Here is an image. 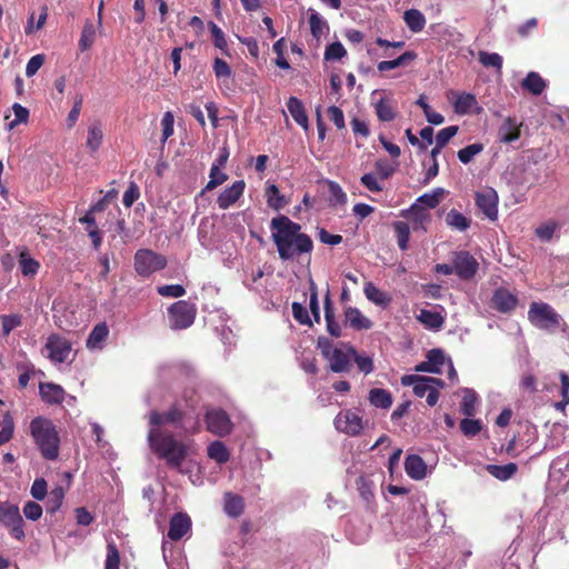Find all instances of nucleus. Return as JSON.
<instances>
[{"label": "nucleus", "instance_id": "1", "mask_svg": "<svg viewBox=\"0 0 569 569\" xmlns=\"http://www.w3.org/2000/svg\"><path fill=\"white\" fill-rule=\"evenodd\" d=\"M184 418V411L177 405L171 406L167 411L152 410L149 413L148 442L159 458L164 459L171 468H180L187 457V446L178 441L171 432L163 431L161 426L171 425L180 427Z\"/></svg>", "mask_w": 569, "mask_h": 569}, {"label": "nucleus", "instance_id": "2", "mask_svg": "<svg viewBox=\"0 0 569 569\" xmlns=\"http://www.w3.org/2000/svg\"><path fill=\"white\" fill-rule=\"evenodd\" d=\"M271 238L282 261L311 258L313 241L302 232V227L287 216L280 214L270 222Z\"/></svg>", "mask_w": 569, "mask_h": 569}, {"label": "nucleus", "instance_id": "3", "mask_svg": "<svg viewBox=\"0 0 569 569\" xmlns=\"http://www.w3.org/2000/svg\"><path fill=\"white\" fill-rule=\"evenodd\" d=\"M30 433L41 456L46 460L59 457L60 437L53 422L43 417H36L30 422Z\"/></svg>", "mask_w": 569, "mask_h": 569}, {"label": "nucleus", "instance_id": "4", "mask_svg": "<svg viewBox=\"0 0 569 569\" xmlns=\"http://www.w3.org/2000/svg\"><path fill=\"white\" fill-rule=\"evenodd\" d=\"M528 319L532 326L545 331H555L561 323L566 326L556 310L546 302H532L528 310Z\"/></svg>", "mask_w": 569, "mask_h": 569}, {"label": "nucleus", "instance_id": "5", "mask_svg": "<svg viewBox=\"0 0 569 569\" xmlns=\"http://www.w3.org/2000/svg\"><path fill=\"white\" fill-rule=\"evenodd\" d=\"M197 316V307L187 300H179L168 309L170 328L182 330L191 327Z\"/></svg>", "mask_w": 569, "mask_h": 569}, {"label": "nucleus", "instance_id": "6", "mask_svg": "<svg viewBox=\"0 0 569 569\" xmlns=\"http://www.w3.org/2000/svg\"><path fill=\"white\" fill-rule=\"evenodd\" d=\"M166 266V256L151 249H139L134 253V269L141 277H149L152 273L164 269Z\"/></svg>", "mask_w": 569, "mask_h": 569}, {"label": "nucleus", "instance_id": "7", "mask_svg": "<svg viewBox=\"0 0 569 569\" xmlns=\"http://www.w3.org/2000/svg\"><path fill=\"white\" fill-rule=\"evenodd\" d=\"M0 523L10 529V535L14 539L22 540L24 538V521L18 506L0 501Z\"/></svg>", "mask_w": 569, "mask_h": 569}, {"label": "nucleus", "instance_id": "8", "mask_svg": "<svg viewBox=\"0 0 569 569\" xmlns=\"http://www.w3.org/2000/svg\"><path fill=\"white\" fill-rule=\"evenodd\" d=\"M452 263L455 274L461 280H471L478 272L479 262L466 250L455 251L452 253Z\"/></svg>", "mask_w": 569, "mask_h": 569}, {"label": "nucleus", "instance_id": "9", "mask_svg": "<svg viewBox=\"0 0 569 569\" xmlns=\"http://www.w3.org/2000/svg\"><path fill=\"white\" fill-rule=\"evenodd\" d=\"M207 430L218 437L231 433L233 423L229 415L222 409H210L204 415Z\"/></svg>", "mask_w": 569, "mask_h": 569}, {"label": "nucleus", "instance_id": "10", "mask_svg": "<svg viewBox=\"0 0 569 569\" xmlns=\"http://www.w3.org/2000/svg\"><path fill=\"white\" fill-rule=\"evenodd\" d=\"M350 345H345L343 348H335L330 351L329 357L326 358L329 362V370L335 373L349 372L352 367V355L348 350Z\"/></svg>", "mask_w": 569, "mask_h": 569}, {"label": "nucleus", "instance_id": "11", "mask_svg": "<svg viewBox=\"0 0 569 569\" xmlns=\"http://www.w3.org/2000/svg\"><path fill=\"white\" fill-rule=\"evenodd\" d=\"M335 427L349 436H358L363 428L361 417L352 410L338 413L335 418Z\"/></svg>", "mask_w": 569, "mask_h": 569}, {"label": "nucleus", "instance_id": "12", "mask_svg": "<svg viewBox=\"0 0 569 569\" xmlns=\"http://www.w3.org/2000/svg\"><path fill=\"white\" fill-rule=\"evenodd\" d=\"M46 349L48 350V357L54 362H64L70 352H71V343L59 335H50Z\"/></svg>", "mask_w": 569, "mask_h": 569}, {"label": "nucleus", "instance_id": "13", "mask_svg": "<svg viewBox=\"0 0 569 569\" xmlns=\"http://www.w3.org/2000/svg\"><path fill=\"white\" fill-rule=\"evenodd\" d=\"M476 206L490 220L498 218V194L489 188L485 191L476 193Z\"/></svg>", "mask_w": 569, "mask_h": 569}, {"label": "nucleus", "instance_id": "14", "mask_svg": "<svg viewBox=\"0 0 569 569\" xmlns=\"http://www.w3.org/2000/svg\"><path fill=\"white\" fill-rule=\"evenodd\" d=\"M517 305V296L511 293L508 289L500 287L493 291L491 306L495 310L501 313H509L516 309Z\"/></svg>", "mask_w": 569, "mask_h": 569}, {"label": "nucleus", "instance_id": "15", "mask_svg": "<svg viewBox=\"0 0 569 569\" xmlns=\"http://www.w3.org/2000/svg\"><path fill=\"white\" fill-rule=\"evenodd\" d=\"M452 96L453 109L457 114H468L471 112L479 113L481 107L478 106V101L472 93L467 92H450Z\"/></svg>", "mask_w": 569, "mask_h": 569}, {"label": "nucleus", "instance_id": "16", "mask_svg": "<svg viewBox=\"0 0 569 569\" xmlns=\"http://www.w3.org/2000/svg\"><path fill=\"white\" fill-rule=\"evenodd\" d=\"M244 188L246 182L243 180L234 181L218 196V207L226 210L233 206L242 197Z\"/></svg>", "mask_w": 569, "mask_h": 569}, {"label": "nucleus", "instance_id": "17", "mask_svg": "<svg viewBox=\"0 0 569 569\" xmlns=\"http://www.w3.org/2000/svg\"><path fill=\"white\" fill-rule=\"evenodd\" d=\"M191 528V519L188 515L178 512L172 516L169 522L168 538L172 541H178Z\"/></svg>", "mask_w": 569, "mask_h": 569}, {"label": "nucleus", "instance_id": "18", "mask_svg": "<svg viewBox=\"0 0 569 569\" xmlns=\"http://www.w3.org/2000/svg\"><path fill=\"white\" fill-rule=\"evenodd\" d=\"M402 217L412 222L413 230H426V226L431 220L429 211L419 203H413L408 210L403 211Z\"/></svg>", "mask_w": 569, "mask_h": 569}, {"label": "nucleus", "instance_id": "19", "mask_svg": "<svg viewBox=\"0 0 569 569\" xmlns=\"http://www.w3.org/2000/svg\"><path fill=\"white\" fill-rule=\"evenodd\" d=\"M405 470L413 480H422L427 476V465L418 455H409L405 460Z\"/></svg>", "mask_w": 569, "mask_h": 569}, {"label": "nucleus", "instance_id": "20", "mask_svg": "<svg viewBox=\"0 0 569 569\" xmlns=\"http://www.w3.org/2000/svg\"><path fill=\"white\" fill-rule=\"evenodd\" d=\"M39 392L41 399L49 405H59L64 400V390L61 386L46 382L40 383Z\"/></svg>", "mask_w": 569, "mask_h": 569}, {"label": "nucleus", "instance_id": "21", "mask_svg": "<svg viewBox=\"0 0 569 569\" xmlns=\"http://www.w3.org/2000/svg\"><path fill=\"white\" fill-rule=\"evenodd\" d=\"M500 142L511 143L520 138V124L515 119L508 117L498 129Z\"/></svg>", "mask_w": 569, "mask_h": 569}, {"label": "nucleus", "instance_id": "22", "mask_svg": "<svg viewBox=\"0 0 569 569\" xmlns=\"http://www.w3.org/2000/svg\"><path fill=\"white\" fill-rule=\"evenodd\" d=\"M223 510L231 518H238L243 513V498L237 493L226 492L223 496Z\"/></svg>", "mask_w": 569, "mask_h": 569}, {"label": "nucleus", "instance_id": "23", "mask_svg": "<svg viewBox=\"0 0 569 569\" xmlns=\"http://www.w3.org/2000/svg\"><path fill=\"white\" fill-rule=\"evenodd\" d=\"M345 317L355 330H368L372 327V321L365 317L358 308L348 307L345 310Z\"/></svg>", "mask_w": 569, "mask_h": 569}, {"label": "nucleus", "instance_id": "24", "mask_svg": "<svg viewBox=\"0 0 569 569\" xmlns=\"http://www.w3.org/2000/svg\"><path fill=\"white\" fill-rule=\"evenodd\" d=\"M323 308H325V319L327 323V330L332 337H340L341 336V328L339 322L335 319V312L332 307V301L330 298L329 290L326 293L325 300H323Z\"/></svg>", "mask_w": 569, "mask_h": 569}, {"label": "nucleus", "instance_id": "25", "mask_svg": "<svg viewBox=\"0 0 569 569\" xmlns=\"http://www.w3.org/2000/svg\"><path fill=\"white\" fill-rule=\"evenodd\" d=\"M287 108L293 120L303 129H308L309 121L302 101L297 97H290L287 102Z\"/></svg>", "mask_w": 569, "mask_h": 569}, {"label": "nucleus", "instance_id": "26", "mask_svg": "<svg viewBox=\"0 0 569 569\" xmlns=\"http://www.w3.org/2000/svg\"><path fill=\"white\" fill-rule=\"evenodd\" d=\"M107 339V322L102 321L98 323L93 330L90 332L86 346L89 350H102L103 349V342Z\"/></svg>", "mask_w": 569, "mask_h": 569}, {"label": "nucleus", "instance_id": "27", "mask_svg": "<svg viewBox=\"0 0 569 569\" xmlns=\"http://www.w3.org/2000/svg\"><path fill=\"white\" fill-rule=\"evenodd\" d=\"M522 88L533 96H540L547 88L546 80L536 71H530L521 82Z\"/></svg>", "mask_w": 569, "mask_h": 569}, {"label": "nucleus", "instance_id": "28", "mask_svg": "<svg viewBox=\"0 0 569 569\" xmlns=\"http://www.w3.org/2000/svg\"><path fill=\"white\" fill-rule=\"evenodd\" d=\"M363 292L366 298L376 306L386 308L391 302V297L387 292L377 288L372 282H367L365 284Z\"/></svg>", "mask_w": 569, "mask_h": 569}, {"label": "nucleus", "instance_id": "29", "mask_svg": "<svg viewBox=\"0 0 569 569\" xmlns=\"http://www.w3.org/2000/svg\"><path fill=\"white\" fill-rule=\"evenodd\" d=\"M212 70L216 78L221 82L222 86L230 89L232 81V70L231 67L221 58H216L213 60Z\"/></svg>", "mask_w": 569, "mask_h": 569}, {"label": "nucleus", "instance_id": "30", "mask_svg": "<svg viewBox=\"0 0 569 569\" xmlns=\"http://www.w3.org/2000/svg\"><path fill=\"white\" fill-rule=\"evenodd\" d=\"M419 322H421L427 329L439 330L445 323V318L436 311L421 309L417 316Z\"/></svg>", "mask_w": 569, "mask_h": 569}, {"label": "nucleus", "instance_id": "31", "mask_svg": "<svg viewBox=\"0 0 569 569\" xmlns=\"http://www.w3.org/2000/svg\"><path fill=\"white\" fill-rule=\"evenodd\" d=\"M486 470L496 479L507 481L517 473L518 466L515 462H509L503 466L487 465Z\"/></svg>", "mask_w": 569, "mask_h": 569}, {"label": "nucleus", "instance_id": "32", "mask_svg": "<svg viewBox=\"0 0 569 569\" xmlns=\"http://www.w3.org/2000/svg\"><path fill=\"white\" fill-rule=\"evenodd\" d=\"M417 58V53L413 51H406L398 58L393 60H383L380 61L377 66V69L380 72L389 71L402 66H406L407 63L413 61Z\"/></svg>", "mask_w": 569, "mask_h": 569}, {"label": "nucleus", "instance_id": "33", "mask_svg": "<svg viewBox=\"0 0 569 569\" xmlns=\"http://www.w3.org/2000/svg\"><path fill=\"white\" fill-rule=\"evenodd\" d=\"M445 220H446V223L448 224V227H450L453 230H458V231H466L471 224V219L467 218L465 214L459 212L457 209H451L446 214Z\"/></svg>", "mask_w": 569, "mask_h": 569}, {"label": "nucleus", "instance_id": "34", "mask_svg": "<svg viewBox=\"0 0 569 569\" xmlns=\"http://www.w3.org/2000/svg\"><path fill=\"white\" fill-rule=\"evenodd\" d=\"M369 401L377 408L389 409L392 405V397L386 389L373 388L369 391Z\"/></svg>", "mask_w": 569, "mask_h": 569}, {"label": "nucleus", "instance_id": "35", "mask_svg": "<svg viewBox=\"0 0 569 569\" xmlns=\"http://www.w3.org/2000/svg\"><path fill=\"white\" fill-rule=\"evenodd\" d=\"M403 20L407 24V27L412 32H420L423 30L426 26V18L425 16L417 9H409L405 11Z\"/></svg>", "mask_w": 569, "mask_h": 569}, {"label": "nucleus", "instance_id": "36", "mask_svg": "<svg viewBox=\"0 0 569 569\" xmlns=\"http://www.w3.org/2000/svg\"><path fill=\"white\" fill-rule=\"evenodd\" d=\"M435 386L443 387L445 382H443L442 379H439V378H432V377H425V376H422L421 378H419L418 383H416V386H413V393L417 397L422 398V397L427 396L428 392Z\"/></svg>", "mask_w": 569, "mask_h": 569}, {"label": "nucleus", "instance_id": "37", "mask_svg": "<svg viewBox=\"0 0 569 569\" xmlns=\"http://www.w3.org/2000/svg\"><path fill=\"white\" fill-rule=\"evenodd\" d=\"M208 457L222 465L229 461L230 453L222 441L216 440L208 446Z\"/></svg>", "mask_w": 569, "mask_h": 569}, {"label": "nucleus", "instance_id": "38", "mask_svg": "<svg viewBox=\"0 0 569 569\" xmlns=\"http://www.w3.org/2000/svg\"><path fill=\"white\" fill-rule=\"evenodd\" d=\"M267 203L273 210H280L286 207L289 201L280 193L276 184H269L266 189Z\"/></svg>", "mask_w": 569, "mask_h": 569}, {"label": "nucleus", "instance_id": "39", "mask_svg": "<svg viewBox=\"0 0 569 569\" xmlns=\"http://www.w3.org/2000/svg\"><path fill=\"white\" fill-rule=\"evenodd\" d=\"M376 113L378 119L383 122L392 121L397 116L393 103L386 98L380 99L376 103Z\"/></svg>", "mask_w": 569, "mask_h": 569}, {"label": "nucleus", "instance_id": "40", "mask_svg": "<svg viewBox=\"0 0 569 569\" xmlns=\"http://www.w3.org/2000/svg\"><path fill=\"white\" fill-rule=\"evenodd\" d=\"M309 24L312 37L319 40L321 36L328 30L326 20L315 10L310 9Z\"/></svg>", "mask_w": 569, "mask_h": 569}, {"label": "nucleus", "instance_id": "41", "mask_svg": "<svg viewBox=\"0 0 569 569\" xmlns=\"http://www.w3.org/2000/svg\"><path fill=\"white\" fill-rule=\"evenodd\" d=\"M64 499V489L61 486L53 488L46 502V509L49 513H56L62 506Z\"/></svg>", "mask_w": 569, "mask_h": 569}, {"label": "nucleus", "instance_id": "42", "mask_svg": "<svg viewBox=\"0 0 569 569\" xmlns=\"http://www.w3.org/2000/svg\"><path fill=\"white\" fill-rule=\"evenodd\" d=\"M19 267L24 277H33L37 274L40 263L36 259L31 258L27 252H21Z\"/></svg>", "mask_w": 569, "mask_h": 569}, {"label": "nucleus", "instance_id": "43", "mask_svg": "<svg viewBox=\"0 0 569 569\" xmlns=\"http://www.w3.org/2000/svg\"><path fill=\"white\" fill-rule=\"evenodd\" d=\"M393 230L397 237V243L401 250L408 249V242L410 239V227L405 221L393 222Z\"/></svg>", "mask_w": 569, "mask_h": 569}, {"label": "nucleus", "instance_id": "44", "mask_svg": "<svg viewBox=\"0 0 569 569\" xmlns=\"http://www.w3.org/2000/svg\"><path fill=\"white\" fill-rule=\"evenodd\" d=\"M220 169L221 168H217V166H211L209 181L202 189L201 194H203L206 191L216 189L228 180V174L222 172Z\"/></svg>", "mask_w": 569, "mask_h": 569}, {"label": "nucleus", "instance_id": "45", "mask_svg": "<svg viewBox=\"0 0 569 569\" xmlns=\"http://www.w3.org/2000/svg\"><path fill=\"white\" fill-rule=\"evenodd\" d=\"M0 426V446H2L12 439L14 432V421L9 412L3 415Z\"/></svg>", "mask_w": 569, "mask_h": 569}, {"label": "nucleus", "instance_id": "46", "mask_svg": "<svg viewBox=\"0 0 569 569\" xmlns=\"http://www.w3.org/2000/svg\"><path fill=\"white\" fill-rule=\"evenodd\" d=\"M348 350L351 352L352 360L357 363L361 372H363L365 375H369L373 371L375 366L372 358L368 356L358 355L355 347H348Z\"/></svg>", "mask_w": 569, "mask_h": 569}, {"label": "nucleus", "instance_id": "47", "mask_svg": "<svg viewBox=\"0 0 569 569\" xmlns=\"http://www.w3.org/2000/svg\"><path fill=\"white\" fill-rule=\"evenodd\" d=\"M478 60L483 67H492L498 71L502 69V57L496 52L479 51Z\"/></svg>", "mask_w": 569, "mask_h": 569}, {"label": "nucleus", "instance_id": "48", "mask_svg": "<svg viewBox=\"0 0 569 569\" xmlns=\"http://www.w3.org/2000/svg\"><path fill=\"white\" fill-rule=\"evenodd\" d=\"M477 395L473 390H467L460 403V410L466 417H472L476 413Z\"/></svg>", "mask_w": 569, "mask_h": 569}, {"label": "nucleus", "instance_id": "49", "mask_svg": "<svg viewBox=\"0 0 569 569\" xmlns=\"http://www.w3.org/2000/svg\"><path fill=\"white\" fill-rule=\"evenodd\" d=\"M0 320L3 337H8L13 329L22 325L20 315H3L0 317Z\"/></svg>", "mask_w": 569, "mask_h": 569}, {"label": "nucleus", "instance_id": "50", "mask_svg": "<svg viewBox=\"0 0 569 569\" xmlns=\"http://www.w3.org/2000/svg\"><path fill=\"white\" fill-rule=\"evenodd\" d=\"M442 196L443 190L438 188L432 193H425L420 196L416 203L423 204L426 209H433L440 203Z\"/></svg>", "mask_w": 569, "mask_h": 569}, {"label": "nucleus", "instance_id": "51", "mask_svg": "<svg viewBox=\"0 0 569 569\" xmlns=\"http://www.w3.org/2000/svg\"><path fill=\"white\" fill-rule=\"evenodd\" d=\"M329 191H330V203L335 204H345L347 202V194L342 190L339 183L332 180L327 181Z\"/></svg>", "mask_w": 569, "mask_h": 569}, {"label": "nucleus", "instance_id": "52", "mask_svg": "<svg viewBox=\"0 0 569 569\" xmlns=\"http://www.w3.org/2000/svg\"><path fill=\"white\" fill-rule=\"evenodd\" d=\"M482 429V423L479 419L465 418L460 421L461 432L469 438L477 436Z\"/></svg>", "mask_w": 569, "mask_h": 569}, {"label": "nucleus", "instance_id": "53", "mask_svg": "<svg viewBox=\"0 0 569 569\" xmlns=\"http://www.w3.org/2000/svg\"><path fill=\"white\" fill-rule=\"evenodd\" d=\"M347 50L341 42L336 41L327 46L325 50V60L327 61H339L346 57Z\"/></svg>", "mask_w": 569, "mask_h": 569}, {"label": "nucleus", "instance_id": "54", "mask_svg": "<svg viewBox=\"0 0 569 569\" xmlns=\"http://www.w3.org/2000/svg\"><path fill=\"white\" fill-rule=\"evenodd\" d=\"M482 150V143H472L460 149L457 156L462 163L467 164L473 159L475 156L479 154Z\"/></svg>", "mask_w": 569, "mask_h": 569}, {"label": "nucleus", "instance_id": "55", "mask_svg": "<svg viewBox=\"0 0 569 569\" xmlns=\"http://www.w3.org/2000/svg\"><path fill=\"white\" fill-rule=\"evenodd\" d=\"M12 110L14 113V119L8 124L9 130H12L20 123H27L29 119V110L20 103H13Z\"/></svg>", "mask_w": 569, "mask_h": 569}, {"label": "nucleus", "instance_id": "56", "mask_svg": "<svg viewBox=\"0 0 569 569\" xmlns=\"http://www.w3.org/2000/svg\"><path fill=\"white\" fill-rule=\"evenodd\" d=\"M209 29L211 32V37H212L214 47H217L218 49H220L222 51H227L228 43H227L223 31L212 21L209 22Z\"/></svg>", "mask_w": 569, "mask_h": 569}, {"label": "nucleus", "instance_id": "57", "mask_svg": "<svg viewBox=\"0 0 569 569\" xmlns=\"http://www.w3.org/2000/svg\"><path fill=\"white\" fill-rule=\"evenodd\" d=\"M94 37H96L94 26L92 23H86V26L83 27L82 33H81V38L79 40L80 49L82 51L88 50L92 46V43L94 41Z\"/></svg>", "mask_w": 569, "mask_h": 569}, {"label": "nucleus", "instance_id": "58", "mask_svg": "<svg viewBox=\"0 0 569 569\" xmlns=\"http://www.w3.org/2000/svg\"><path fill=\"white\" fill-rule=\"evenodd\" d=\"M379 177L375 172L366 173L360 178L361 184L371 192H381L383 186L379 182Z\"/></svg>", "mask_w": 569, "mask_h": 569}, {"label": "nucleus", "instance_id": "59", "mask_svg": "<svg viewBox=\"0 0 569 569\" xmlns=\"http://www.w3.org/2000/svg\"><path fill=\"white\" fill-rule=\"evenodd\" d=\"M273 52L277 54L276 64L281 69H289L290 64L284 58L286 42L283 38H280L273 43Z\"/></svg>", "mask_w": 569, "mask_h": 569}, {"label": "nucleus", "instance_id": "60", "mask_svg": "<svg viewBox=\"0 0 569 569\" xmlns=\"http://www.w3.org/2000/svg\"><path fill=\"white\" fill-rule=\"evenodd\" d=\"M292 316L300 323L308 327L312 326V320L307 309L300 302H292Z\"/></svg>", "mask_w": 569, "mask_h": 569}, {"label": "nucleus", "instance_id": "61", "mask_svg": "<svg viewBox=\"0 0 569 569\" xmlns=\"http://www.w3.org/2000/svg\"><path fill=\"white\" fill-rule=\"evenodd\" d=\"M157 292L162 297L180 298L186 295V289L181 284H164L158 287Z\"/></svg>", "mask_w": 569, "mask_h": 569}, {"label": "nucleus", "instance_id": "62", "mask_svg": "<svg viewBox=\"0 0 569 569\" xmlns=\"http://www.w3.org/2000/svg\"><path fill=\"white\" fill-rule=\"evenodd\" d=\"M375 170L381 180H387L395 173L396 168L387 160L379 159L375 162Z\"/></svg>", "mask_w": 569, "mask_h": 569}, {"label": "nucleus", "instance_id": "63", "mask_svg": "<svg viewBox=\"0 0 569 569\" xmlns=\"http://www.w3.org/2000/svg\"><path fill=\"white\" fill-rule=\"evenodd\" d=\"M557 228V222L548 221L536 229V234L542 241H550Z\"/></svg>", "mask_w": 569, "mask_h": 569}, {"label": "nucleus", "instance_id": "64", "mask_svg": "<svg viewBox=\"0 0 569 569\" xmlns=\"http://www.w3.org/2000/svg\"><path fill=\"white\" fill-rule=\"evenodd\" d=\"M458 129V126H449L439 130L436 136V143L439 147H445L457 134Z\"/></svg>", "mask_w": 569, "mask_h": 569}]
</instances>
